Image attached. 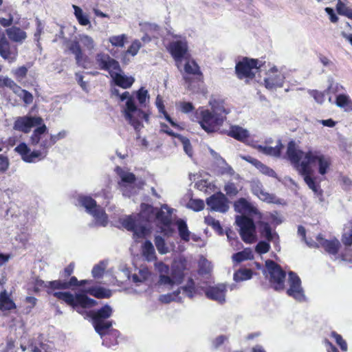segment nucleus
<instances>
[{
	"instance_id": "obj_1",
	"label": "nucleus",
	"mask_w": 352,
	"mask_h": 352,
	"mask_svg": "<svg viewBox=\"0 0 352 352\" xmlns=\"http://www.w3.org/2000/svg\"><path fill=\"white\" fill-rule=\"evenodd\" d=\"M79 280L76 276H71L69 280H56L52 281H44L39 280L36 281L38 287H45L48 294L53 295L59 300H63L67 305L72 307L78 313L82 314L84 309L91 308L97 305L96 300L90 298L85 293H78L75 295L69 292H55V290H65L74 286H78Z\"/></svg>"
},
{
	"instance_id": "obj_2",
	"label": "nucleus",
	"mask_w": 352,
	"mask_h": 352,
	"mask_svg": "<svg viewBox=\"0 0 352 352\" xmlns=\"http://www.w3.org/2000/svg\"><path fill=\"white\" fill-rule=\"evenodd\" d=\"M234 210L241 213L236 215L235 222L239 227V233L243 241L247 243H252L256 238V226L250 216L260 214L258 209L245 198H240L234 202Z\"/></svg>"
},
{
	"instance_id": "obj_3",
	"label": "nucleus",
	"mask_w": 352,
	"mask_h": 352,
	"mask_svg": "<svg viewBox=\"0 0 352 352\" xmlns=\"http://www.w3.org/2000/svg\"><path fill=\"white\" fill-rule=\"evenodd\" d=\"M113 309L109 305H105L98 310L90 311L87 313L92 322L96 331L100 336L102 340V344L110 347L111 344L109 343L108 336H112L117 338L119 332L116 329H110L112 326V322L107 320L111 317Z\"/></svg>"
},
{
	"instance_id": "obj_4",
	"label": "nucleus",
	"mask_w": 352,
	"mask_h": 352,
	"mask_svg": "<svg viewBox=\"0 0 352 352\" xmlns=\"http://www.w3.org/2000/svg\"><path fill=\"white\" fill-rule=\"evenodd\" d=\"M120 99L126 100L123 110L125 119L136 131H140L143 126L142 121H147L148 116L136 105L134 97L129 91L120 94Z\"/></svg>"
},
{
	"instance_id": "obj_5",
	"label": "nucleus",
	"mask_w": 352,
	"mask_h": 352,
	"mask_svg": "<svg viewBox=\"0 0 352 352\" xmlns=\"http://www.w3.org/2000/svg\"><path fill=\"white\" fill-rule=\"evenodd\" d=\"M54 145L52 142V139L50 137L49 139H43L39 142V146L42 150H34L28 147V146L24 143H20L14 151L18 153L21 159L27 163H36L45 158L47 154V150Z\"/></svg>"
},
{
	"instance_id": "obj_6",
	"label": "nucleus",
	"mask_w": 352,
	"mask_h": 352,
	"mask_svg": "<svg viewBox=\"0 0 352 352\" xmlns=\"http://www.w3.org/2000/svg\"><path fill=\"white\" fill-rule=\"evenodd\" d=\"M79 42L89 51H92L95 48L96 44L90 36L83 34L79 35V41H73L68 47L69 50L75 56L77 65L87 69L88 68L89 58L84 54Z\"/></svg>"
},
{
	"instance_id": "obj_7",
	"label": "nucleus",
	"mask_w": 352,
	"mask_h": 352,
	"mask_svg": "<svg viewBox=\"0 0 352 352\" xmlns=\"http://www.w3.org/2000/svg\"><path fill=\"white\" fill-rule=\"evenodd\" d=\"M78 204L85 208L86 212L94 217L96 220L95 224L105 227L108 223V217L104 210L96 204V201L90 196L79 195L78 198Z\"/></svg>"
},
{
	"instance_id": "obj_8",
	"label": "nucleus",
	"mask_w": 352,
	"mask_h": 352,
	"mask_svg": "<svg viewBox=\"0 0 352 352\" xmlns=\"http://www.w3.org/2000/svg\"><path fill=\"white\" fill-rule=\"evenodd\" d=\"M316 162H318L319 166V173L322 175H325L331 164L330 157L321 154L317 151H309L306 153L305 155V160L302 161L300 163L302 170L305 173H309L311 170L309 165Z\"/></svg>"
},
{
	"instance_id": "obj_9",
	"label": "nucleus",
	"mask_w": 352,
	"mask_h": 352,
	"mask_svg": "<svg viewBox=\"0 0 352 352\" xmlns=\"http://www.w3.org/2000/svg\"><path fill=\"white\" fill-rule=\"evenodd\" d=\"M265 267L268 273L269 281L272 287L276 291H281L285 289V272L279 265L272 260L265 261Z\"/></svg>"
},
{
	"instance_id": "obj_10",
	"label": "nucleus",
	"mask_w": 352,
	"mask_h": 352,
	"mask_svg": "<svg viewBox=\"0 0 352 352\" xmlns=\"http://www.w3.org/2000/svg\"><path fill=\"white\" fill-rule=\"evenodd\" d=\"M223 122L221 116H216L209 109H201L200 110V120L199 122L201 128L208 133L218 131Z\"/></svg>"
},
{
	"instance_id": "obj_11",
	"label": "nucleus",
	"mask_w": 352,
	"mask_h": 352,
	"mask_svg": "<svg viewBox=\"0 0 352 352\" xmlns=\"http://www.w3.org/2000/svg\"><path fill=\"white\" fill-rule=\"evenodd\" d=\"M288 288L286 294L298 302L306 301L305 291L301 285V280L296 273L290 271L287 280Z\"/></svg>"
},
{
	"instance_id": "obj_12",
	"label": "nucleus",
	"mask_w": 352,
	"mask_h": 352,
	"mask_svg": "<svg viewBox=\"0 0 352 352\" xmlns=\"http://www.w3.org/2000/svg\"><path fill=\"white\" fill-rule=\"evenodd\" d=\"M258 60L249 58L247 57L236 63L235 66V72L239 79L254 78L255 74L253 69H258Z\"/></svg>"
},
{
	"instance_id": "obj_13",
	"label": "nucleus",
	"mask_w": 352,
	"mask_h": 352,
	"mask_svg": "<svg viewBox=\"0 0 352 352\" xmlns=\"http://www.w3.org/2000/svg\"><path fill=\"white\" fill-rule=\"evenodd\" d=\"M116 173L120 178L118 185L123 195L131 197V195L135 193L133 184L136 179L135 175L132 173L124 170L120 167L116 168Z\"/></svg>"
},
{
	"instance_id": "obj_14",
	"label": "nucleus",
	"mask_w": 352,
	"mask_h": 352,
	"mask_svg": "<svg viewBox=\"0 0 352 352\" xmlns=\"http://www.w3.org/2000/svg\"><path fill=\"white\" fill-rule=\"evenodd\" d=\"M43 122V119L40 116L30 115L19 116L14 122L13 129L23 133H28L32 128L40 125Z\"/></svg>"
},
{
	"instance_id": "obj_15",
	"label": "nucleus",
	"mask_w": 352,
	"mask_h": 352,
	"mask_svg": "<svg viewBox=\"0 0 352 352\" xmlns=\"http://www.w3.org/2000/svg\"><path fill=\"white\" fill-rule=\"evenodd\" d=\"M182 76L188 88L192 86L194 80L200 82L202 79V73L200 71L199 65L194 60H188L186 62Z\"/></svg>"
},
{
	"instance_id": "obj_16",
	"label": "nucleus",
	"mask_w": 352,
	"mask_h": 352,
	"mask_svg": "<svg viewBox=\"0 0 352 352\" xmlns=\"http://www.w3.org/2000/svg\"><path fill=\"white\" fill-rule=\"evenodd\" d=\"M182 290L183 294L190 298H192L195 294V283L192 278H190L186 286L178 289L173 293L161 295L159 298L160 302L163 303H169L172 301H179L181 298L179 296Z\"/></svg>"
},
{
	"instance_id": "obj_17",
	"label": "nucleus",
	"mask_w": 352,
	"mask_h": 352,
	"mask_svg": "<svg viewBox=\"0 0 352 352\" xmlns=\"http://www.w3.org/2000/svg\"><path fill=\"white\" fill-rule=\"evenodd\" d=\"M173 37L179 39L170 42L168 50L175 60L178 63L181 62L188 52V43L185 38L179 35H174ZM177 67H179L178 65Z\"/></svg>"
},
{
	"instance_id": "obj_18",
	"label": "nucleus",
	"mask_w": 352,
	"mask_h": 352,
	"mask_svg": "<svg viewBox=\"0 0 352 352\" xmlns=\"http://www.w3.org/2000/svg\"><path fill=\"white\" fill-rule=\"evenodd\" d=\"M208 208L212 211L226 213L229 210L228 199L221 192H216L206 200Z\"/></svg>"
},
{
	"instance_id": "obj_19",
	"label": "nucleus",
	"mask_w": 352,
	"mask_h": 352,
	"mask_svg": "<svg viewBox=\"0 0 352 352\" xmlns=\"http://www.w3.org/2000/svg\"><path fill=\"white\" fill-rule=\"evenodd\" d=\"M96 63L100 69L108 72L110 76L111 72H114L115 70L120 71L119 63L108 54L98 53L96 56Z\"/></svg>"
},
{
	"instance_id": "obj_20",
	"label": "nucleus",
	"mask_w": 352,
	"mask_h": 352,
	"mask_svg": "<svg viewBox=\"0 0 352 352\" xmlns=\"http://www.w3.org/2000/svg\"><path fill=\"white\" fill-rule=\"evenodd\" d=\"M0 56L10 63L14 62L18 56L16 46L11 45L4 34L0 39Z\"/></svg>"
},
{
	"instance_id": "obj_21",
	"label": "nucleus",
	"mask_w": 352,
	"mask_h": 352,
	"mask_svg": "<svg viewBox=\"0 0 352 352\" xmlns=\"http://www.w3.org/2000/svg\"><path fill=\"white\" fill-rule=\"evenodd\" d=\"M146 206L148 212L152 213L162 224L168 226L172 223L171 215L173 211V208H169L166 204L162 206L161 210L155 211L156 209L150 206L142 205V207Z\"/></svg>"
},
{
	"instance_id": "obj_22",
	"label": "nucleus",
	"mask_w": 352,
	"mask_h": 352,
	"mask_svg": "<svg viewBox=\"0 0 352 352\" xmlns=\"http://www.w3.org/2000/svg\"><path fill=\"white\" fill-rule=\"evenodd\" d=\"M226 292L227 289L225 284H217L206 288L205 294L208 298L223 304L226 301Z\"/></svg>"
},
{
	"instance_id": "obj_23",
	"label": "nucleus",
	"mask_w": 352,
	"mask_h": 352,
	"mask_svg": "<svg viewBox=\"0 0 352 352\" xmlns=\"http://www.w3.org/2000/svg\"><path fill=\"white\" fill-rule=\"evenodd\" d=\"M210 105L211 106V111L216 115V116H221L223 120L225 121L226 119V115L230 113V109L226 104L224 100L220 99H214L210 101Z\"/></svg>"
},
{
	"instance_id": "obj_24",
	"label": "nucleus",
	"mask_w": 352,
	"mask_h": 352,
	"mask_svg": "<svg viewBox=\"0 0 352 352\" xmlns=\"http://www.w3.org/2000/svg\"><path fill=\"white\" fill-rule=\"evenodd\" d=\"M317 241L320 246L330 254L336 255L338 254L340 247V241L336 239L327 240L323 239L321 235L317 236Z\"/></svg>"
},
{
	"instance_id": "obj_25",
	"label": "nucleus",
	"mask_w": 352,
	"mask_h": 352,
	"mask_svg": "<svg viewBox=\"0 0 352 352\" xmlns=\"http://www.w3.org/2000/svg\"><path fill=\"white\" fill-rule=\"evenodd\" d=\"M120 71H116L115 70L114 72H111V77L112 78L113 80L114 81L115 84L123 89H128L131 87L134 82L135 80L133 77L127 76L124 74H121Z\"/></svg>"
},
{
	"instance_id": "obj_26",
	"label": "nucleus",
	"mask_w": 352,
	"mask_h": 352,
	"mask_svg": "<svg viewBox=\"0 0 352 352\" xmlns=\"http://www.w3.org/2000/svg\"><path fill=\"white\" fill-rule=\"evenodd\" d=\"M252 191L254 195H256L263 201H266L267 203L275 202L276 197L272 194L265 192L263 188L262 184L258 182H253L252 184Z\"/></svg>"
},
{
	"instance_id": "obj_27",
	"label": "nucleus",
	"mask_w": 352,
	"mask_h": 352,
	"mask_svg": "<svg viewBox=\"0 0 352 352\" xmlns=\"http://www.w3.org/2000/svg\"><path fill=\"white\" fill-rule=\"evenodd\" d=\"M261 234L268 242H272L275 245L279 243V236L276 232H272V228L268 223L261 222L260 223Z\"/></svg>"
},
{
	"instance_id": "obj_28",
	"label": "nucleus",
	"mask_w": 352,
	"mask_h": 352,
	"mask_svg": "<svg viewBox=\"0 0 352 352\" xmlns=\"http://www.w3.org/2000/svg\"><path fill=\"white\" fill-rule=\"evenodd\" d=\"M285 79V76L283 73H279L269 76L264 80L265 86L268 89H273L276 87H282Z\"/></svg>"
},
{
	"instance_id": "obj_29",
	"label": "nucleus",
	"mask_w": 352,
	"mask_h": 352,
	"mask_svg": "<svg viewBox=\"0 0 352 352\" xmlns=\"http://www.w3.org/2000/svg\"><path fill=\"white\" fill-rule=\"evenodd\" d=\"M287 155L289 160L294 164L295 165L299 166L300 167V164H299L301 158L303 155V152L296 149V144L294 141H290L287 145Z\"/></svg>"
},
{
	"instance_id": "obj_30",
	"label": "nucleus",
	"mask_w": 352,
	"mask_h": 352,
	"mask_svg": "<svg viewBox=\"0 0 352 352\" xmlns=\"http://www.w3.org/2000/svg\"><path fill=\"white\" fill-rule=\"evenodd\" d=\"M283 148V145L281 143V141L279 140L277 142V144L276 146H263V145H258L256 146L257 150L269 156H272L275 157H278L280 156L281 151Z\"/></svg>"
},
{
	"instance_id": "obj_31",
	"label": "nucleus",
	"mask_w": 352,
	"mask_h": 352,
	"mask_svg": "<svg viewBox=\"0 0 352 352\" xmlns=\"http://www.w3.org/2000/svg\"><path fill=\"white\" fill-rule=\"evenodd\" d=\"M6 32L8 38L14 42L22 43L27 37L25 32L18 27L12 26L8 28Z\"/></svg>"
},
{
	"instance_id": "obj_32",
	"label": "nucleus",
	"mask_w": 352,
	"mask_h": 352,
	"mask_svg": "<svg viewBox=\"0 0 352 352\" xmlns=\"http://www.w3.org/2000/svg\"><path fill=\"white\" fill-rule=\"evenodd\" d=\"M36 126V128L34 130L30 137V143L33 146L38 144L42 140V135L47 133L48 131L47 127L43 122L40 125Z\"/></svg>"
},
{
	"instance_id": "obj_33",
	"label": "nucleus",
	"mask_w": 352,
	"mask_h": 352,
	"mask_svg": "<svg viewBox=\"0 0 352 352\" xmlns=\"http://www.w3.org/2000/svg\"><path fill=\"white\" fill-rule=\"evenodd\" d=\"M228 135L237 140L243 141L249 137L250 134L248 130L235 125L230 127Z\"/></svg>"
},
{
	"instance_id": "obj_34",
	"label": "nucleus",
	"mask_w": 352,
	"mask_h": 352,
	"mask_svg": "<svg viewBox=\"0 0 352 352\" xmlns=\"http://www.w3.org/2000/svg\"><path fill=\"white\" fill-rule=\"evenodd\" d=\"M336 104L338 107L344 109L345 111H352V100L350 99L349 96L346 94H338Z\"/></svg>"
},
{
	"instance_id": "obj_35",
	"label": "nucleus",
	"mask_w": 352,
	"mask_h": 352,
	"mask_svg": "<svg viewBox=\"0 0 352 352\" xmlns=\"http://www.w3.org/2000/svg\"><path fill=\"white\" fill-rule=\"evenodd\" d=\"M142 254L148 261H152L156 258L154 246L148 240L142 245Z\"/></svg>"
},
{
	"instance_id": "obj_36",
	"label": "nucleus",
	"mask_w": 352,
	"mask_h": 352,
	"mask_svg": "<svg viewBox=\"0 0 352 352\" xmlns=\"http://www.w3.org/2000/svg\"><path fill=\"white\" fill-rule=\"evenodd\" d=\"M86 293L98 298H107L111 296V292L109 289L104 287H91L87 289Z\"/></svg>"
},
{
	"instance_id": "obj_37",
	"label": "nucleus",
	"mask_w": 352,
	"mask_h": 352,
	"mask_svg": "<svg viewBox=\"0 0 352 352\" xmlns=\"http://www.w3.org/2000/svg\"><path fill=\"white\" fill-rule=\"evenodd\" d=\"M179 236L181 239L188 242L190 240V232L188 230L186 222L182 219H179L176 222Z\"/></svg>"
},
{
	"instance_id": "obj_38",
	"label": "nucleus",
	"mask_w": 352,
	"mask_h": 352,
	"mask_svg": "<svg viewBox=\"0 0 352 352\" xmlns=\"http://www.w3.org/2000/svg\"><path fill=\"white\" fill-rule=\"evenodd\" d=\"M253 253L250 248H245L243 251L234 254L232 256L233 261L236 263H241L245 260H251L253 259Z\"/></svg>"
},
{
	"instance_id": "obj_39",
	"label": "nucleus",
	"mask_w": 352,
	"mask_h": 352,
	"mask_svg": "<svg viewBox=\"0 0 352 352\" xmlns=\"http://www.w3.org/2000/svg\"><path fill=\"white\" fill-rule=\"evenodd\" d=\"M72 8L74 10V15L78 21V22L81 25H87L90 24V21L87 14H85L82 10L78 6L73 5Z\"/></svg>"
},
{
	"instance_id": "obj_40",
	"label": "nucleus",
	"mask_w": 352,
	"mask_h": 352,
	"mask_svg": "<svg viewBox=\"0 0 352 352\" xmlns=\"http://www.w3.org/2000/svg\"><path fill=\"white\" fill-rule=\"evenodd\" d=\"M0 86L6 87L11 89L15 94L20 89L19 86L12 79L8 77L0 76Z\"/></svg>"
},
{
	"instance_id": "obj_41",
	"label": "nucleus",
	"mask_w": 352,
	"mask_h": 352,
	"mask_svg": "<svg viewBox=\"0 0 352 352\" xmlns=\"http://www.w3.org/2000/svg\"><path fill=\"white\" fill-rule=\"evenodd\" d=\"M252 272L251 270L243 269V270H239L236 271L234 274L233 278L236 282H240V281L249 280L252 278Z\"/></svg>"
},
{
	"instance_id": "obj_42",
	"label": "nucleus",
	"mask_w": 352,
	"mask_h": 352,
	"mask_svg": "<svg viewBox=\"0 0 352 352\" xmlns=\"http://www.w3.org/2000/svg\"><path fill=\"white\" fill-rule=\"evenodd\" d=\"M204 221L207 225L211 226L214 230L218 233V234H223V229L218 220H216L211 216H207L205 217Z\"/></svg>"
},
{
	"instance_id": "obj_43",
	"label": "nucleus",
	"mask_w": 352,
	"mask_h": 352,
	"mask_svg": "<svg viewBox=\"0 0 352 352\" xmlns=\"http://www.w3.org/2000/svg\"><path fill=\"white\" fill-rule=\"evenodd\" d=\"M300 172L301 175L304 176V180L309 188L311 189L314 192H318L319 186L316 184L314 179L310 176L311 170L309 173H305L302 170V166H300Z\"/></svg>"
},
{
	"instance_id": "obj_44",
	"label": "nucleus",
	"mask_w": 352,
	"mask_h": 352,
	"mask_svg": "<svg viewBox=\"0 0 352 352\" xmlns=\"http://www.w3.org/2000/svg\"><path fill=\"white\" fill-rule=\"evenodd\" d=\"M136 98L141 107H146V100L149 99L148 91L144 87H141L136 91Z\"/></svg>"
},
{
	"instance_id": "obj_45",
	"label": "nucleus",
	"mask_w": 352,
	"mask_h": 352,
	"mask_svg": "<svg viewBox=\"0 0 352 352\" xmlns=\"http://www.w3.org/2000/svg\"><path fill=\"white\" fill-rule=\"evenodd\" d=\"M122 226L127 230L132 231L135 230L137 225L135 217L132 215L126 216L124 219H121Z\"/></svg>"
},
{
	"instance_id": "obj_46",
	"label": "nucleus",
	"mask_w": 352,
	"mask_h": 352,
	"mask_svg": "<svg viewBox=\"0 0 352 352\" xmlns=\"http://www.w3.org/2000/svg\"><path fill=\"white\" fill-rule=\"evenodd\" d=\"M155 244L160 254H164L168 252V248L166 246L164 238L160 235L155 237Z\"/></svg>"
},
{
	"instance_id": "obj_47",
	"label": "nucleus",
	"mask_w": 352,
	"mask_h": 352,
	"mask_svg": "<svg viewBox=\"0 0 352 352\" xmlns=\"http://www.w3.org/2000/svg\"><path fill=\"white\" fill-rule=\"evenodd\" d=\"M16 95L22 99L24 103L26 104H30L33 102L34 98L32 94L27 90L23 89L21 87H20L19 90H18Z\"/></svg>"
},
{
	"instance_id": "obj_48",
	"label": "nucleus",
	"mask_w": 352,
	"mask_h": 352,
	"mask_svg": "<svg viewBox=\"0 0 352 352\" xmlns=\"http://www.w3.org/2000/svg\"><path fill=\"white\" fill-rule=\"evenodd\" d=\"M148 277V272L146 270H140L138 274H133L131 276L133 282L137 285L145 281Z\"/></svg>"
},
{
	"instance_id": "obj_49",
	"label": "nucleus",
	"mask_w": 352,
	"mask_h": 352,
	"mask_svg": "<svg viewBox=\"0 0 352 352\" xmlns=\"http://www.w3.org/2000/svg\"><path fill=\"white\" fill-rule=\"evenodd\" d=\"M126 38L125 34L112 36L109 37V41L115 47H122L124 45Z\"/></svg>"
},
{
	"instance_id": "obj_50",
	"label": "nucleus",
	"mask_w": 352,
	"mask_h": 352,
	"mask_svg": "<svg viewBox=\"0 0 352 352\" xmlns=\"http://www.w3.org/2000/svg\"><path fill=\"white\" fill-rule=\"evenodd\" d=\"M106 267V264L104 261L100 262V263L94 265L92 269L91 274L96 278H101L104 274Z\"/></svg>"
},
{
	"instance_id": "obj_51",
	"label": "nucleus",
	"mask_w": 352,
	"mask_h": 352,
	"mask_svg": "<svg viewBox=\"0 0 352 352\" xmlns=\"http://www.w3.org/2000/svg\"><path fill=\"white\" fill-rule=\"evenodd\" d=\"M188 208L194 211H201L204 208V202L201 199H190L188 203Z\"/></svg>"
},
{
	"instance_id": "obj_52",
	"label": "nucleus",
	"mask_w": 352,
	"mask_h": 352,
	"mask_svg": "<svg viewBox=\"0 0 352 352\" xmlns=\"http://www.w3.org/2000/svg\"><path fill=\"white\" fill-rule=\"evenodd\" d=\"M28 71V67H26L25 66H21L15 69H12V73L14 74L16 80L20 82L26 76Z\"/></svg>"
},
{
	"instance_id": "obj_53",
	"label": "nucleus",
	"mask_w": 352,
	"mask_h": 352,
	"mask_svg": "<svg viewBox=\"0 0 352 352\" xmlns=\"http://www.w3.org/2000/svg\"><path fill=\"white\" fill-rule=\"evenodd\" d=\"M270 245L268 241H261L256 245L255 250L257 253L262 254H265L270 251Z\"/></svg>"
},
{
	"instance_id": "obj_54",
	"label": "nucleus",
	"mask_w": 352,
	"mask_h": 352,
	"mask_svg": "<svg viewBox=\"0 0 352 352\" xmlns=\"http://www.w3.org/2000/svg\"><path fill=\"white\" fill-rule=\"evenodd\" d=\"M257 169L260 170L263 174L267 175L271 177L276 178L277 175L275 171L271 168L268 167L265 164L261 162V164L257 167Z\"/></svg>"
},
{
	"instance_id": "obj_55",
	"label": "nucleus",
	"mask_w": 352,
	"mask_h": 352,
	"mask_svg": "<svg viewBox=\"0 0 352 352\" xmlns=\"http://www.w3.org/2000/svg\"><path fill=\"white\" fill-rule=\"evenodd\" d=\"M224 191L230 197L236 196L239 192L238 188L232 182H229L225 185Z\"/></svg>"
},
{
	"instance_id": "obj_56",
	"label": "nucleus",
	"mask_w": 352,
	"mask_h": 352,
	"mask_svg": "<svg viewBox=\"0 0 352 352\" xmlns=\"http://www.w3.org/2000/svg\"><path fill=\"white\" fill-rule=\"evenodd\" d=\"M142 47L141 43L138 40L134 41L128 48L126 53L135 56L138 54L139 50Z\"/></svg>"
},
{
	"instance_id": "obj_57",
	"label": "nucleus",
	"mask_w": 352,
	"mask_h": 352,
	"mask_svg": "<svg viewBox=\"0 0 352 352\" xmlns=\"http://www.w3.org/2000/svg\"><path fill=\"white\" fill-rule=\"evenodd\" d=\"M15 307L16 305L11 299L0 301V309L2 311L11 310Z\"/></svg>"
},
{
	"instance_id": "obj_58",
	"label": "nucleus",
	"mask_w": 352,
	"mask_h": 352,
	"mask_svg": "<svg viewBox=\"0 0 352 352\" xmlns=\"http://www.w3.org/2000/svg\"><path fill=\"white\" fill-rule=\"evenodd\" d=\"M332 336L335 338L340 349L342 351H346L347 350V344L346 342L342 339V336L336 332H332Z\"/></svg>"
},
{
	"instance_id": "obj_59",
	"label": "nucleus",
	"mask_w": 352,
	"mask_h": 352,
	"mask_svg": "<svg viewBox=\"0 0 352 352\" xmlns=\"http://www.w3.org/2000/svg\"><path fill=\"white\" fill-rule=\"evenodd\" d=\"M133 237L136 239L143 238L146 234V229L144 226H138L136 225L135 230H133Z\"/></svg>"
},
{
	"instance_id": "obj_60",
	"label": "nucleus",
	"mask_w": 352,
	"mask_h": 352,
	"mask_svg": "<svg viewBox=\"0 0 352 352\" xmlns=\"http://www.w3.org/2000/svg\"><path fill=\"white\" fill-rule=\"evenodd\" d=\"M159 283L161 285H175L174 279L172 278V276H169L168 274H160Z\"/></svg>"
},
{
	"instance_id": "obj_61",
	"label": "nucleus",
	"mask_w": 352,
	"mask_h": 352,
	"mask_svg": "<svg viewBox=\"0 0 352 352\" xmlns=\"http://www.w3.org/2000/svg\"><path fill=\"white\" fill-rule=\"evenodd\" d=\"M9 167V160L8 157L0 154V172H5Z\"/></svg>"
},
{
	"instance_id": "obj_62",
	"label": "nucleus",
	"mask_w": 352,
	"mask_h": 352,
	"mask_svg": "<svg viewBox=\"0 0 352 352\" xmlns=\"http://www.w3.org/2000/svg\"><path fill=\"white\" fill-rule=\"evenodd\" d=\"M180 108L183 113H188L194 109V106L190 102H182L180 103Z\"/></svg>"
},
{
	"instance_id": "obj_63",
	"label": "nucleus",
	"mask_w": 352,
	"mask_h": 352,
	"mask_svg": "<svg viewBox=\"0 0 352 352\" xmlns=\"http://www.w3.org/2000/svg\"><path fill=\"white\" fill-rule=\"evenodd\" d=\"M171 275L172 278L174 279L175 284L178 285L182 283L184 278V274L182 272L173 270L171 273Z\"/></svg>"
},
{
	"instance_id": "obj_64",
	"label": "nucleus",
	"mask_w": 352,
	"mask_h": 352,
	"mask_svg": "<svg viewBox=\"0 0 352 352\" xmlns=\"http://www.w3.org/2000/svg\"><path fill=\"white\" fill-rule=\"evenodd\" d=\"M311 95L314 98L315 100L318 103L322 104L324 100V95L323 93L316 90H312L310 91Z\"/></svg>"
}]
</instances>
